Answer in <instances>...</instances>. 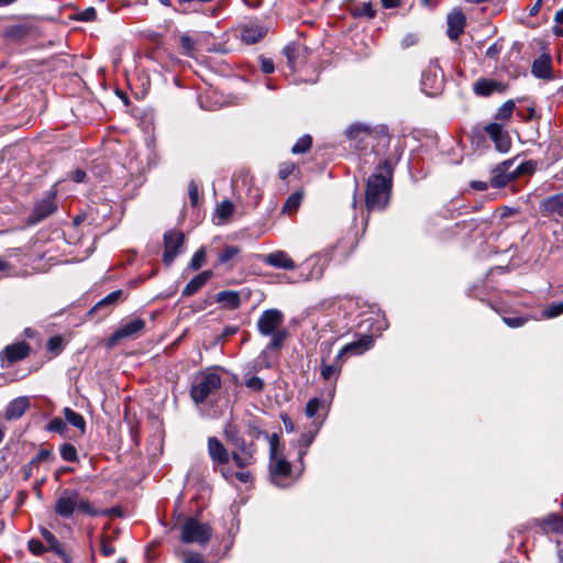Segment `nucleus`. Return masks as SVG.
<instances>
[{
  "instance_id": "nucleus-54",
  "label": "nucleus",
  "mask_w": 563,
  "mask_h": 563,
  "mask_svg": "<svg viewBox=\"0 0 563 563\" xmlns=\"http://www.w3.org/2000/svg\"><path fill=\"white\" fill-rule=\"evenodd\" d=\"M188 196L192 206L198 203L199 199V188L198 185L191 180L188 186Z\"/></svg>"
},
{
  "instance_id": "nucleus-9",
  "label": "nucleus",
  "mask_w": 563,
  "mask_h": 563,
  "mask_svg": "<svg viewBox=\"0 0 563 563\" xmlns=\"http://www.w3.org/2000/svg\"><path fill=\"white\" fill-rule=\"evenodd\" d=\"M185 242V235L179 230H169L164 234L163 262L166 266L172 265Z\"/></svg>"
},
{
  "instance_id": "nucleus-13",
  "label": "nucleus",
  "mask_w": 563,
  "mask_h": 563,
  "mask_svg": "<svg viewBox=\"0 0 563 563\" xmlns=\"http://www.w3.org/2000/svg\"><path fill=\"white\" fill-rule=\"evenodd\" d=\"M540 212L551 219H563V191L544 198L540 203Z\"/></svg>"
},
{
  "instance_id": "nucleus-45",
  "label": "nucleus",
  "mask_w": 563,
  "mask_h": 563,
  "mask_svg": "<svg viewBox=\"0 0 563 563\" xmlns=\"http://www.w3.org/2000/svg\"><path fill=\"white\" fill-rule=\"evenodd\" d=\"M52 451L42 449L37 452V454L29 462V467L35 468L37 467L42 462L48 461L52 459Z\"/></svg>"
},
{
  "instance_id": "nucleus-25",
  "label": "nucleus",
  "mask_w": 563,
  "mask_h": 563,
  "mask_svg": "<svg viewBox=\"0 0 563 563\" xmlns=\"http://www.w3.org/2000/svg\"><path fill=\"white\" fill-rule=\"evenodd\" d=\"M325 407L321 399L313 397L308 400L305 409V415L313 421H324L325 419Z\"/></svg>"
},
{
  "instance_id": "nucleus-53",
  "label": "nucleus",
  "mask_w": 563,
  "mask_h": 563,
  "mask_svg": "<svg viewBox=\"0 0 563 563\" xmlns=\"http://www.w3.org/2000/svg\"><path fill=\"white\" fill-rule=\"evenodd\" d=\"M47 430L53 432L63 433L66 430V424L60 418H54L49 421Z\"/></svg>"
},
{
  "instance_id": "nucleus-64",
  "label": "nucleus",
  "mask_w": 563,
  "mask_h": 563,
  "mask_svg": "<svg viewBox=\"0 0 563 563\" xmlns=\"http://www.w3.org/2000/svg\"><path fill=\"white\" fill-rule=\"evenodd\" d=\"M471 187L475 190L484 191L488 188L487 183L481 180H473Z\"/></svg>"
},
{
  "instance_id": "nucleus-55",
  "label": "nucleus",
  "mask_w": 563,
  "mask_h": 563,
  "mask_svg": "<svg viewBox=\"0 0 563 563\" xmlns=\"http://www.w3.org/2000/svg\"><path fill=\"white\" fill-rule=\"evenodd\" d=\"M96 16H97V12H96L95 8H92V7L85 9L84 11H81L78 14V19L80 21H85V22L93 21L96 19Z\"/></svg>"
},
{
  "instance_id": "nucleus-32",
  "label": "nucleus",
  "mask_w": 563,
  "mask_h": 563,
  "mask_svg": "<svg viewBox=\"0 0 563 563\" xmlns=\"http://www.w3.org/2000/svg\"><path fill=\"white\" fill-rule=\"evenodd\" d=\"M122 290L121 289H118V290H114L112 292H110L109 295H107L106 297H103L101 300H99L95 306L93 308L90 310V313H93L95 311H98V310H101V309H111L121 298L122 296Z\"/></svg>"
},
{
  "instance_id": "nucleus-28",
  "label": "nucleus",
  "mask_w": 563,
  "mask_h": 563,
  "mask_svg": "<svg viewBox=\"0 0 563 563\" xmlns=\"http://www.w3.org/2000/svg\"><path fill=\"white\" fill-rule=\"evenodd\" d=\"M43 539L47 542L49 549L55 552L64 563H71V558L67 554L57 538L46 528L41 529Z\"/></svg>"
},
{
  "instance_id": "nucleus-61",
  "label": "nucleus",
  "mask_w": 563,
  "mask_h": 563,
  "mask_svg": "<svg viewBox=\"0 0 563 563\" xmlns=\"http://www.w3.org/2000/svg\"><path fill=\"white\" fill-rule=\"evenodd\" d=\"M382 4L386 9L397 8L402 5L406 1L405 0H380Z\"/></svg>"
},
{
  "instance_id": "nucleus-4",
  "label": "nucleus",
  "mask_w": 563,
  "mask_h": 563,
  "mask_svg": "<svg viewBox=\"0 0 563 563\" xmlns=\"http://www.w3.org/2000/svg\"><path fill=\"white\" fill-rule=\"evenodd\" d=\"M220 387L221 377L219 374L210 371L200 372L192 382L190 396L196 404H202L214 395Z\"/></svg>"
},
{
  "instance_id": "nucleus-52",
  "label": "nucleus",
  "mask_w": 563,
  "mask_h": 563,
  "mask_svg": "<svg viewBox=\"0 0 563 563\" xmlns=\"http://www.w3.org/2000/svg\"><path fill=\"white\" fill-rule=\"evenodd\" d=\"M27 549L31 553H33L35 555H40L45 551V547L42 543V541L36 540V539H31L27 542Z\"/></svg>"
},
{
  "instance_id": "nucleus-46",
  "label": "nucleus",
  "mask_w": 563,
  "mask_h": 563,
  "mask_svg": "<svg viewBox=\"0 0 563 563\" xmlns=\"http://www.w3.org/2000/svg\"><path fill=\"white\" fill-rule=\"evenodd\" d=\"M205 260H206V251H205L203 247H201L191 257V261L189 263V267L192 271H197V269H199L203 265Z\"/></svg>"
},
{
  "instance_id": "nucleus-26",
  "label": "nucleus",
  "mask_w": 563,
  "mask_h": 563,
  "mask_svg": "<svg viewBox=\"0 0 563 563\" xmlns=\"http://www.w3.org/2000/svg\"><path fill=\"white\" fill-rule=\"evenodd\" d=\"M551 57L547 54H542L532 63L531 73L537 78H550L551 77Z\"/></svg>"
},
{
  "instance_id": "nucleus-2",
  "label": "nucleus",
  "mask_w": 563,
  "mask_h": 563,
  "mask_svg": "<svg viewBox=\"0 0 563 563\" xmlns=\"http://www.w3.org/2000/svg\"><path fill=\"white\" fill-rule=\"evenodd\" d=\"M54 511L64 519L71 518L75 512L86 514L90 517L104 516L108 514L107 510L95 508L87 498L80 497L79 492L73 488H65L59 493L55 499Z\"/></svg>"
},
{
  "instance_id": "nucleus-29",
  "label": "nucleus",
  "mask_w": 563,
  "mask_h": 563,
  "mask_svg": "<svg viewBox=\"0 0 563 563\" xmlns=\"http://www.w3.org/2000/svg\"><path fill=\"white\" fill-rule=\"evenodd\" d=\"M216 301L225 309H236L241 305L240 294L234 290H222L218 292Z\"/></svg>"
},
{
  "instance_id": "nucleus-60",
  "label": "nucleus",
  "mask_w": 563,
  "mask_h": 563,
  "mask_svg": "<svg viewBox=\"0 0 563 563\" xmlns=\"http://www.w3.org/2000/svg\"><path fill=\"white\" fill-rule=\"evenodd\" d=\"M214 471H219L222 477L227 481H231L234 477V472L222 466H213Z\"/></svg>"
},
{
  "instance_id": "nucleus-42",
  "label": "nucleus",
  "mask_w": 563,
  "mask_h": 563,
  "mask_svg": "<svg viewBox=\"0 0 563 563\" xmlns=\"http://www.w3.org/2000/svg\"><path fill=\"white\" fill-rule=\"evenodd\" d=\"M240 252H241V249L239 246L227 245L223 249V251L220 253L218 261L220 264H225L229 261H231L232 258H234L236 255H239Z\"/></svg>"
},
{
  "instance_id": "nucleus-22",
  "label": "nucleus",
  "mask_w": 563,
  "mask_h": 563,
  "mask_svg": "<svg viewBox=\"0 0 563 563\" xmlns=\"http://www.w3.org/2000/svg\"><path fill=\"white\" fill-rule=\"evenodd\" d=\"M30 353V345L25 342H18L11 345H8L1 357L5 358L9 364L14 363L16 361L25 358Z\"/></svg>"
},
{
  "instance_id": "nucleus-17",
  "label": "nucleus",
  "mask_w": 563,
  "mask_h": 563,
  "mask_svg": "<svg viewBox=\"0 0 563 563\" xmlns=\"http://www.w3.org/2000/svg\"><path fill=\"white\" fill-rule=\"evenodd\" d=\"M266 32L267 30L261 24L250 22L241 26L240 40L247 45H252L260 42L266 35Z\"/></svg>"
},
{
  "instance_id": "nucleus-20",
  "label": "nucleus",
  "mask_w": 563,
  "mask_h": 563,
  "mask_svg": "<svg viewBox=\"0 0 563 563\" xmlns=\"http://www.w3.org/2000/svg\"><path fill=\"white\" fill-rule=\"evenodd\" d=\"M466 18L461 10H455L448 15V36L455 41L464 32Z\"/></svg>"
},
{
  "instance_id": "nucleus-6",
  "label": "nucleus",
  "mask_w": 563,
  "mask_h": 563,
  "mask_svg": "<svg viewBox=\"0 0 563 563\" xmlns=\"http://www.w3.org/2000/svg\"><path fill=\"white\" fill-rule=\"evenodd\" d=\"M212 529L208 523L195 518H187L181 526L180 539L184 543H198L205 545L211 538Z\"/></svg>"
},
{
  "instance_id": "nucleus-27",
  "label": "nucleus",
  "mask_w": 563,
  "mask_h": 563,
  "mask_svg": "<svg viewBox=\"0 0 563 563\" xmlns=\"http://www.w3.org/2000/svg\"><path fill=\"white\" fill-rule=\"evenodd\" d=\"M212 277L211 271H203L202 273L196 275L194 278L189 280V283L185 286L183 290V296L190 297L195 295L201 287H203L207 282Z\"/></svg>"
},
{
  "instance_id": "nucleus-40",
  "label": "nucleus",
  "mask_w": 563,
  "mask_h": 563,
  "mask_svg": "<svg viewBox=\"0 0 563 563\" xmlns=\"http://www.w3.org/2000/svg\"><path fill=\"white\" fill-rule=\"evenodd\" d=\"M244 384L245 386L256 393H261L264 389V380L255 375H245L244 377Z\"/></svg>"
},
{
  "instance_id": "nucleus-34",
  "label": "nucleus",
  "mask_w": 563,
  "mask_h": 563,
  "mask_svg": "<svg viewBox=\"0 0 563 563\" xmlns=\"http://www.w3.org/2000/svg\"><path fill=\"white\" fill-rule=\"evenodd\" d=\"M352 15L355 18L366 16L373 19L376 15V11L372 2H361L352 9Z\"/></svg>"
},
{
  "instance_id": "nucleus-5",
  "label": "nucleus",
  "mask_w": 563,
  "mask_h": 563,
  "mask_svg": "<svg viewBox=\"0 0 563 563\" xmlns=\"http://www.w3.org/2000/svg\"><path fill=\"white\" fill-rule=\"evenodd\" d=\"M512 165V159L505 161L497 165L493 169L490 186L494 188L506 187L516 177L523 175L526 173H530L532 170L530 162L521 163L515 169H511Z\"/></svg>"
},
{
  "instance_id": "nucleus-33",
  "label": "nucleus",
  "mask_w": 563,
  "mask_h": 563,
  "mask_svg": "<svg viewBox=\"0 0 563 563\" xmlns=\"http://www.w3.org/2000/svg\"><path fill=\"white\" fill-rule=\"evenodd\" d=\"M63 413H64V418L67 421V423L71 424L73 427H75L77 429H79L81 431V433L85 432V430H86V422H85L84 417L80 413L74 411L70 408H65L63 410Z\"/></svg>"
},
{
  "instance_id": "nucleus-21",
  "label": "nucleus",
  "mask_w": 563,
  "mask_h": 563,
  "mask_svg": "<svg viewBox=\"0 0 563 563\" xmlns=\"http://www.w3.org/2000/svg\"><path fill=\"white\" fill-rule=\"evenodd\" d=\"M264 263L283 269H294L296 267L295 262L285 251H276L265 255Z\"/></svg>"
},
{
  "instance_id": "nucleus-51",
  "label": "nucleus",
  "mask_w": 563,
  "mask_h": 563,
  "mask_svg": "<svg viewBox=\"0 0 563 563\" xmlns=\"http://www.w3.org/2000/svg\"><path fill=\"white\" fill-rule=\"evenodd\" d=\"M503 43L501 41H497L495 42L494 44H492L487 49H486V57L488 58H492V59H497L498 56L500 55L501 51H503Z\"/></svg>"
},
{
  "instance_id": "nucleus-37",
  "label": "nucleus",
  "mask_w": 563,
  "mask_h": 563,
  "mask_svg": "<svg viewBox=\"0 0 563 563\" xmlns=\"http://www.w3.org/2000/svg\"><path fill=\"white\" fill-rule=\"evenodd\" d=\"M283 54L287 59V64L291 71L296 69V58L298 56V47L294 44H288L284 47Z\"/></svg>"
},
{
  "instance_id": "nucleus-12",
  "label": "nucleus",
  "mask_w": 563,
  "mask_h": 563,
  "mask_svg": "<svg viewBox=\"0 0 563 563\" xmlns=\"http://www.w3.org/2000/svg\"><path fill=\"white\" fill-rule=\"evenodd\" d=\"M232 445L235 448L232 452V459L239 467L244 468L255 462V448L253 443L247 444L245 439L242 437Z\"/></svg>"
},
{
  "instance_id": "nucleus-18",
  "label": "nucleus",
  "mask_w": 563,
  "mask_h": 563,
  "mask_svg": "<svg viewBox=\"0 0 563 563\" xmlns=\"http://www.w3.org/2000/svg\"><path fill=\"white\" fill-rule=\"evenodd\" d=\"M506 86L498 80L481 78L473 84V91L476 96L488 97L494 92H504Z\"/></svg>"
},
{
  "instance_id": "nucleus-49",
  "label": "nucleus",
  "mask_w": 563,
  "mask_h": 563,
  "mask_svg": "<svg viewBox=\"0 0 563 563\" xmlns=\"http://www.w3.org/2000/svg\"><path fill=\"white\" fill-rule=\"evenodd\" d=\"M225 439L231 443H235L236 440H240L242 437L239 434V431L235 426L229 423L224 428Z\"/></svg>"
},
{
  "instance_id": "nucleus-35",
  "label": "nucleus",
  "mask_w": 563,
  "mask_h": 563,
  "mask_svg": "<svg viewBox=\"0 0 563 563\" xmlns=\"http://www.w3.org/2000/svg\"><path fill=\"white\" fill-rule=\"evenodd\" d=\"M234 205L230 200H223L216 210V216L221 222H227L234 212Z\"/></svg>"
},
{
  "instance_id": "nucleus-7",
  "label": "nucleus",
  "mask_w": 563,
  "mask_h": 563,
  "mask_svg": "<svg viewBox=\"0 0 563 563\" xmlns=\"http://www.w3.org/2000/svg\"><path fill=\"white\" fill-rule=\"evenodd\" d=\"M421 90L427 96L439 95L444 86V75L438 62L432 60L422 71L421 75Z\"/></svg>"
},
{
  "instance_id": "nucleus-38",
  "label": "nucleus",
  "mask_w": 563,
  "mask_h": 563,
  "mask_svg": "<svg viewBox=\"0 0 563 563\" xmlns=\"http://www.w3.org/2000/svg\"><path fill=\"white\" fill-rule=\"evenodd\" d=\"M302 200V195L300 192L291 194L284 203L283 212H294L298 209Z\"/></svg>"
},
{
  "instance_id": "nucleus-43",
  "label": "nucleus",
  "mask_w": 563,
  "mask_h": 563,
  "mask_svg": "<svg viewBox=\"0 0 563 563\" xmlns=\"http://www.w3.org/2000/svg\"><path fill=\"white\" fill-rule=\"evenodd\" d=\"M515 110V102L512 100H508L503 103L495 115L497 120H508Z\"/></svg>"
},
{
  "instance_id": "nucleus-30",
  "label": "nucleus",
  "mask_w": 563,
  "mask_h": 563,
  "mask_svg": "<svg viewBox=\"0 0 563 563\" xmlns=\"http://www.w3.org/2000/svg\"><path fill=\"white\" fill-rule=\"evenodd\" d=\"M321 426H322V420L321 421H312L311 429L308 432L301 434V437L299 439V443L302 446V449L299 451L300 460H302L303 455L307 453L308 446L313 442L316 435L318 434V432L321 429Z\"/></svg>"
},
{
  "instance_id": "nucleus-59",
  "label": "nucleus",
  "mask_w": 563,
  "mask_h": 563,
  "mask_svg": "<svg viewBox=\"0 0 563 563\" xmlns=\"http://www.w3.org/2000/svg\"><path fill=\"white\" fill-rule=\"evenodd\" d=\"M234 478H236L239 482L241 483H249L252 478V475L249 471H239V472H234Z\"/></svg>"
},
{
  "instance_id": "nucleus-62",
  "label": "nucleus",
  "mask_w": 563,
  "mask_h": 563,
  "mask_svg": "<svg viewBox=\"0 0 563 563\" xmlns=\"http://www.w3.org/2000/svg\"><path fill=\"white\" fill-rule=\"evenodd\" d=\"M70 178L75 183H82L86 178V173L82 169H76L70 174Z\"/></svg>"
},
{
  "instance_id": "nucleus-57",
  "label": "nucleus",
  "mask_w": 563,
  "mask_h": 563,
  "mask_svg": "<svg viewBox=\"0 0 563 563\" xmlns=\"http://www.w3.org/2000/svg\"><path fill=\"white\" fill-rule=\"evenodd\" d=\"M261 68L263 70V73H265V74H272L275 69L273 59L262 57L261 58Z\"/></svg>"
},
{
  "instance_id": "nucleus-3",
  "label": "nucleus",
  "mask_w": 563,
  "mask_h": 563,
  "mask_svg": "<svg viewBox=\"0 0 563 563\" xmlns=\"http://www.w3.org/2000/svg\"><path fill=\"white\" fill-rule=\"evenodd\" d=\"M284 321V313L276 308L266 309L260 316L256 323L257 331L261 335L271 338L267 344L268 350L279 351L288 338L287 329L283 328Z\"/></svg>"
},
{
  "instance_id": "nucleus-16",
  "label": "nucleus",
  "mask_w": 563,
  "mask_h": 563,
  "mask_svg": "<svg viewBox=\"0 0 563 563\" xmlns=\"http://www.w3.org/2000/svg\"><path fill=\"white\" fill-rule=\"evenodd\" d=\"M208 453L214 466L225 465L230 461L228 450L216 437L208 439Z\"/></svg>"
},
{
  "instance_id": "nucleus-41",
  "label": "nucleus",
  "mask_w": 563,
  "mask_h": 563,
  "mask_svg": "<svg viewBox=\"0 0 563 563\" xmlns=\"http://www.w3.org/2000/svg\"><path fill=\"white\" fill-rule=\"evenodd\" d=\"M59 453L66 462H76L78 460L77 450L70 443H64L59 449Z\"/></svg>"
},
{
  "instance_id": "nucleus-50",
  "label": "nucleus",
  "mask_w": 563,
  "mask_h": 563,
  "mask_svg": "<svg viewBox=\"0 0 563 563\" xmlns=\"http://www.w3.org/2000/svg\"><path fill=\"white\" fill-rule=\"evenodd\" d=\"M503 321L509 327V328H520L526 324L528 321L527 317H504Z\"/></svg>"
},
{
  "instance_id": "nucleus-58",
  "label": "nucleus",
  "mask_w": 563,
  "mask_h": 563,
  "mask_svg": "<svg viewBox=\"0 0 563 563\" xmlns=\"http://www.w3.org/2000/svg\"><path fill=\"white\" fill-rule=\"evenodd\" d=\"M100 550H101V553L104 556H110V555H112L115 552L114 547L109 541H107L106 539L101 540Z\"/></svg>"
},
{
  "instance_id": "nucleus-56",
  "label": "nucleus",
  "mask_w": 563,
  "mask_h": 563,
  "mask_svg": "<svg viewBox=\"0 0 563 563\" xmlns=\"http://www.w3.org/2000/svg\"><path fill=\"white\" fill-rule=\"evenodd\" d=\"M256 363L258 366L269 368L272 366L269 357H268V349L262 351L258 355Z\"/></svg>"
},
{
  "instance_id": "nucleus-44",
  "label": "nucleus",
  "mask_w": 563,
  "mask_h": 563,
  "mask_svg": "<svg viewBox=\"0 0 563 563\" xmlns=\"http://www.w3.org/2000/svg\"><path fill=\"white\" fill-rule=\"evenodd\" d=\"M181 53L186 56H194L195 53V41L187 34H183L179 37Z\"/></svg>"
},
{
  "instance_id": "nucleus-19",
  "label": "nucleus",
  "mask_w": 563,
  "mask_h": 563,
  "mask_svg": "<svg viewBox=\"0 0 563 563\" xmlns=\"http://www.w3.org/2000/svg\"><path fill=\"white\" fill-rule=\"evenodd\" d=\"M32 26L27 23L8 25L2 31V37L7 42L18 43L26 38L32 33Z\"/></svg>"
},
{
  "instance_id": "nucleus-31",
  "label": "nucleus",
  "mask_w": 563,
  "mask_h": 563,
  "mask_svg": "<svg viewBox=\"0 0 563 563\" xmlns=\"http://www.w3.org/2000/svg\"><path fill=\"white\" fill-rule=\"evenodd\" d=\"M303 267H310L307 279H319L323 275L324 263L321 257L312 256L303 263Z\"/></svg>"
},
{
  "instance_id": "nucleus-11",
  "label": "nucleus",
  "mask_w": 563,
  "mask_h": 563,
  "mask_svg": "<svg viewBox=\"0 0 563 563\" xmlns=\"http://www.w3.org/2000/svg\"><path fill=\"white\" fill-rule=\"evenodd\" d=\"M269 473L275 485L286 486V479L291 476V465L284 456L271 457Z\"/></svg>"
},
{
  "instance_id": "nucleus-24",
  "label": "nucleus",
  "mask_w": 563,
  "mask_h": 563,
  "mask_svg": "<svg viewBox=\"0 0 563 563\" xmlns=\"http://www.w3.org/2000/svg\"><path fill=\"white\" fill-rule=\"evenodd\" d=\"M343 360L341 362H336V357L334 358V362L332 364H328L324 356L321 358V366H320V375L323 380L334 383L338 380L343 365Z\"/></svg>"
},
{
  "instance_id": "nucleus-48",
  "label": "nucleus",
  "mask_w": 563,
  "mask_h": 563,
  "mask_svg": "<svg viewBox=\"0 0 563 563\" xmlns=\"http://www.w3.org/2000/svg\"><path fill=\"white\" fill-rule=\"evenodd\" d=\"M264 437L269 442V457L277 456L278 452H279V444H280L278 434L273 433L272 435H268L267 433H264Z\"/></svg>"
},
{
  "instance_id": "nucleus-47",
  "label": "nucleus",
  "mask_w": 563,
  "mask_h": 563,
  "mask_svg": "<svg viewBox=\"0 0 563 563\" xmlns=\"http://www.w3.org/2000/svg\"><path fill=\"white\" fill-rule=\"evenodd\" d=\"M563 313V302L553 303L542 311V317L552 319Z\"/></svg>"
},
{
  "instance_id": "nucleus-14",
  "label": "nucleus",
  "mask_w": 563,
  "mask_h": 563,
  "mask_svg": "<svg viewBox=\"0 0 563 563\" xmlns=\"http://www.w3.org/2000/svg\"><path fill=\"white\" fill-rule=\"evenodd\" d=\"M373 345V339L371 335H362L358 340L345 344L336 354V362L344 361L347 355H361Z\"/></svg>"
},
{
  "instance_id": "nucleus-39",
  "label": "nucleus",
  "mask_w": 563,
  "mask_h": 563,
  "mask_svg": "<svg viewBox=\"0 0 563 563\" xmlns=\"http://www.w3.org/2000/svg\"><path fill=\"white\" fill-rule=\"evenodd\" d=\"M312 144V139L309 134L301 136L292 146L291 152L294 154H303L309 151Z\"/></svg>"
},
{
  "instance_id": "nucleus-15",
  "label": "nucleus",
  "mask_w": 563,
  "mask_h": 563,
  "mask_svg": "<svg viewBox=\"0 0 563 563\" xmlns=\"http://www.w3.org/2000/svg\"><path fill=\"white\" fill-rule=\"evenodd\" d=\"M485 132L489 135L492 141L495 144L497 151L506 153L509 151L511 146V140L506 131H504L503 125L498 123H489L485 126Z\"/></svg>"
},
{
  "instance_id": "nucleus-36",
  "label": "nucleus",
  "mask_w": 563,
  "mask_h": 563,
  "mask_svg": "<svg viewBox=\"0 0 563 563\" xmlns=\"http://www.w3.org/2000/svg\"><path fill=\"white\" fill-rule=\"evenodd\" d=\"M543 525L545 528L555 531V532H563V517L551 514L549 515L544 520Z\"/></svg>"
},
{
  "instance_id": "nucleus-23",
  "label": "nucleus",
  "mask_w": 563,
  "mask_h": 563,
  "mask_svg": "<svg viewBox=\"0 0 563 563\" xmlns=\"http://www.w3.org/2000/svg\"><path fill=\"white\" fill-rule=\"evenodd\" d=\"M30 407L27 397H18L13 399L5 409V418L8 420H15L21 418Z\"/></svg>"
},
{
  "instance_id": "nucleus-10",
  "label": "nucleus",
  "mask_w": 563,
  "mask_h": 563,
  "mask_svg": "<svg viewBox=\"0 0 563 563\" xmlns=\"http://www.w3.org/2000/svg\"><path fill=\"white\" fill-rule=\"evenodd\" d=\"M145 320L142 318H134L132 320L122 322L121 325L109 338V344L115 345L120 340L134 339L139 336L144 328Z\"/></svg>"
},
{
  "instance_id": "nucleus-1",
  "label": "nucleus",
  "mask_w": 563,
  "mask_h": 563,
  "mask_svg": "<svg viewBox=\"0 0 563 563\" xmlns=\"http://www.w3.org/2000/svg\"><path fill=\"white\" fill-rule=\"evenodd\" d=\"M391 184L393 168L388 161H384L367 180L365 194L367 210H383L386 208L390 198Z\"/></svg>"
},
{
  "instance_id": "nucleus-8",
  "label": "nucleus",
  "mask_w": 563,
  "mask_h": 563,
  "mask_svg": "<svg viewBox=\"0 0 563 563\" xmlns=\"http://www.w3.org/2000/svg\"><path fill=\"white\" fill-rule=\"evenodd\" d=\"M56 190L49 189L45 196L34 203L27 222L36 224L57 211Z\"/></svg>"
},
{
  "instance_id": "nucleus-63",
  "label": "nucleus",
  "mask_w": 563,
  "mask_h": 563,
  "mask_svg": "<svg viewBox=\"0 0 563 563\" xmlns=\"http://www.w3.org/2000/svg\"><path fill=\"white\" fill-rule=\"evenodd\" d=\"M184 563H206V562H205L203 558L200 554L194 553V554H189L185 559Z\"/></svg>"
}]
</instances>
